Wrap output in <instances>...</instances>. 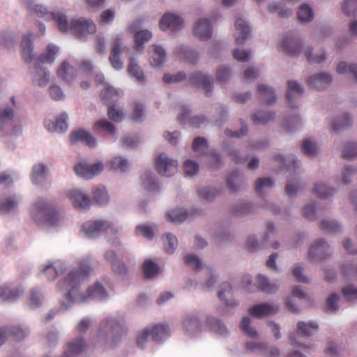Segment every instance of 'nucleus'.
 Masks as SVG:
<instances>
[{
	"label": "nucleus",
	"instance_id": "1",
	"mask_svg": "<svg viewBox=\"0 0 357 357\" xmlns=\"http://www.w3.org/2000/svg\"><path fill=\"white\" fill-rule=\"evenodd\" d=\"M92 268L88 261H81L77 267L73 268L67 276L58 282V289L68 302H84L89 298L103 300L108 296L104 287L96 282L87 289V293L79 291L80 286L89 278Z\"/></svg>",
	"mask_w": 357,
	"mask_h": 357
},
{
	"label": "nucleus",
	"instance_id": "2",
	"mask_svg": "<svg viewBox=\"0 0 357 357\" xmlns=\"http://www.w3.org/2000/svg\"><path fill=\"white\" fill-rule=\"evenodd\" d=\"M33 10L38 17L54 20L61 32L70 31L77 38H82L96 31V26L91 20L79 17L72 20L69 23L66 15L61 13H49L40 5H36Z\"/></svg>",
	"mask_w": 357,
	"mask_h": 357
},
{
	"label": "nucleus",
	"instance_id": "3",
	"mask_svg": "<svg viewBox=\"0 0 357 357\" xmlns=\"http://www.w3.org/2000/svg\"><path fill=\"white\" fill-rule=\"evenodd\" d=\"M124 319L113 317L103 319L98 328V336L105 340L110 347L120 342L125 334Z\"/></svg>",
	"mask_w": 357,
	"mask_h": 357
},
{
	"label": "nucleus",
	"instance_id": "4",
	"mask_svg": "<svg viewBox=\"0 0 357 357\" xmlns=\"http://www.w3.org/2000/svg\"><path fill=\"white\" fill-rule=\"evenodd\" d=\"M33 218L40 226H56L61 220V217L50 202L43 199H38L33 206Z\"/></svg>",
	"mask_w": 357,
	"mask_h": 357
},
{
	"label": "nucleus",
	"instance_id": "5",
	"mask_svg": "<svg viewBox=\"0 0 357 357\" xmlns=\"http://www.w3.org/2000/svg\"><path fill=\"white\" fill-rule=\"evenodd\" d=\"M59 51V48L54 45H49L47 47L46 52L41 54L38 58V63L36 66V75L33 76V81L36 82L40 86H45L50 80L49 72L42 68L40 64L54 62L55 56Z\"/></svg>",
	"mask_w": 357,
	"mask_h": 357
},
{
	"label": "nucleus",
	"instance_id": "6",
	"mask_svg": "<svg viewBox=\"0 0 357 357\" xmlns=\"http://www.w3.org/2000/svg\"><path fill=\"white\" fill-rule=\"evenodd\" d=\"M155 167L158 174L171 176L177 172L178 162L177 160H172L163 153L155 159Z\"/></svg>",
	"mask_w": 357,
	"mask_h": 357
},
{
	"label": "nucleus",
	"instance_id": "7",
	"mask_svg": "<svg viewBox=\"0 0 357 357\" xmlns=\"http://www.w3.org/2000/svg\"><path fill=\"white\" fill-rule=\"evenodd\" d=\"M88 348V345L82 337H77L68 341L64 347L62 357H79Z\"/></svg>",
	"mask_w": 357,
	"mask_h": 357
},
{
	"label": "nucleus",
	"instance_id": "8",
	"mask_svg": "<svg viewBox=\"0 0 357 357\" xmlns=\"http://www.w3.org/2000/svg\"><path fill=\"white\" fill-rule=\"evenodd\" d=\"M103 169V165L101 162H97L93 165H89L86 162H80L74 167L76 174L85 179H91L96 175L100 173Z\"/></svg>",
	"mask_w": 357,
	"mask_h": 357
},
{
	"label": "nucleus",
	"instance_id": "9",
	"mask_svg": "<svg viewBox=\"0 0 357 357\" xmlns=\"http://www.w3.org/2000/svg\"><path fill=\"white\" fill-rule=\"evenodd\" d=\"M278 310L279 307L277 305L268 303H262L251 306L249 308L248 312L252 317L261 319L266 316L275 314Z\"/></svg>",
	"mask_w": 357,
	"mask_h": 357
},
{
	"label": "nucleus",
	"instance_id": "10",
	"mask_svg": "<svg viewBox=\"0 0 357 357\" xmlns=\"http://www.w3.org/2000/svg\"><path fill=\"white\" fill-rule=\"evenodd\" d=\"M110 226V224L107 221H87L83 224L82 231L86 236L93 238L99 235L102 231L107 230Z\"/></svg>",
	"mask_w": 357,
	"mask_h": 357
},
{
	"label": "nucleus",
	"instance_id": "11",
	"mask_svg": "<svg viewBox=\"0 0 357 357\" xmlns=\"http://www.w3.org/2000/svg\"><path fill=\"white\" fill-rule=\"evenodd\" d=\"M183 26V20L172 13H165L160 21V28L162 31L170 29L173 31L180 30Z\"/></svg>",
	"mask_w": 357,
	"mask_h": 357
},
{
	"label": "nucleus",
	"instance_id": "12",
	"mask_svg": "<svg viewBox=\"0 0 357 357\" xmlns=\"http://www.w3.org/2000/svg\"><path fill=\"white\" fill-rule=\"evenodd\" d=\"M112 49L109 56V60L114 68L120 70L123 67V62L119 58V54L122 52L121 38L116 36L112 40Z\"/></svg>",
	"mask_w": 357,
	"mask_h": 357
},
{
	"label": "nucleus",
	"instance_id": "13",
	"mask_svg": "<svg viewBox=\"0 0 357 357\" xmlns=\"http://www.w3.org/2000/svg\"><path fill=\"white\" fill-rule=\"evenodd\" d=\"M194 34L202 40H206L212 36V25L207 19H200L195 24Z\"/></svg>",
	"mask_w": 357,
	"mask_h": 357
},
{
	"label": "nucleus",
	"instance_id": "14",
	"mask_svg": "<svg viewBox=\"0 0 357 357\" xmlns=\"http://www.w3.org/2000/svg\"><path fill=\"white\" fill-rule=\"evenodd\" d=\"M328 246L322 239L316 241L312 245H311L308 257L310 259H315L321 261L326 257Z\"/></svg>",
	"mask_w": 357,
	"mask_h": 357
},
{
	"label": "nucleus",
	"instance_id": "15",
	"mask_svg": "<svg viewBox=\"0 0 357 357\" xmlns=\"http://www.w3.org/2000/svg\"><path fill=\"white\" fill-rule=\"evenodd\" d=\"M280 49L289 56H296L301 52L302 47L298 39L288 36L283 40Z\"/></svg>",
	"mask_w": 357,
	"mask_h": 357
},
{
	"label": "nucleus",
	"instance_id": "16",
	"mask_svg": "<svg viewBox=\"0 0 357 357\" xmlns=\"http://www.w3.org/2000/svg\"><path fill=\"white\" fill-rule=\"evenodd\" d=\"M213 82L212 77H208L202 73H195L190 77V84L203 89L207 95L212 91Z\"/></svg>",
	"mask_w": 357,
	"mask_h": 357
},
{
	"label": "nucleus",
	"instance_id": "17",
	"mask_svg": "<svg viewBox=\"0 0 357 357\" xmlns=\"http://www.w3.org/2000/svg\"><path fill=\"white\" fill-rule=\"evenodd\" d=\"M68 197L76 208L86 210L91 205V200L89 197L77 190L70 191Z\"/></svg>",
	"mask_w": 357,
	"mask_h": 357
},
{
	"label": "nucleus",
	"instance_id": "18",
	"mask_svg": "<svg viewBox=\"0 0 357 357\" xmlns=\"http://www.w3.org/2000/svg\"><path fill=\"white\" fill-rule=\"evenodd\" d=\"M26 335V331L17 327L13 326L10 328H0V346L2 345L6 340L9 337H12L15 340H20Z\"/></svg>",
	"mask_w": 357,
	"mask_h": 357
},
{
	"label": "nucleus",
	"instance_id": "19",
	"mask_svg": "<svg viewBox=\"0 0 357 357\" xmlns=\"http://www.w3.org/2000/svg\"><path fill=\"white\" fill-rule=\"evenodd\" d=\"M190 112L191 111L188 108L187 106H182L181 113L177 118L181 124L185 123V121L188 119L189 123L191 126L199 128L206 121V119L204 116H196L192 118H189Z\"/></svg>",
	"mask_w": 357,
	"mask_h": 357
},
{
	"label": "nucleus",
	"instance_id": "20",
	"mask_svg": "<svg viewBox=\"0 0 357 357\" xmlns=\"http://www.w3.org/2000/svg\"><path fill=\"white\" fill-rule=\"evenodd\" d=\"M332 81V77L328 73H317L307 80V85L317 90L324 89Z\"/></svg>",
	"mask_w": 357,
	"mask_h": 357
},
{
	"label": "nucleus",
	"instance_id": "21",
	"mask_svg": "<svg viewBox=\"0 0 357 357\" xmlns=\"http://www.w3.org/2000/svg\"><path fill=\"white\" fill-rule=\"evenodd\" d=\"M70 139L73 144L80 141L84 142L87 146L91 148L96 145V139L91 134L82 129L73 132L70 134Z\"/></svg>",
	"mask_w": 357,
	"mask_h": 357
},
{
	"label": "nucleus",
	"instance_id": "22",
	"mask_svg": "<svg viewBox=\"0 0 357 357\" xmlns=\"http://www.w3.org/2000/svg\"><path fill=\"white\" fill-rule=\"evenodd\" d=\"M235 27L236 43L237 44H242L248 38L250 33V28L247 24V22L241 18H239L236 21Z\"/></svg>",
	"mask_w": 357,
	"mask_h": 357
},
{
	"label": "nucleus",
	"instance_id": "23",
	"mask_svg": "<svg viewBox=\"0 0 357 357\" xmlns=\"http://www.w3.org/2000/svg\"><path fill=\"white\" fill-rule=\"evenodd\" d=\"M67 119L68 115L66 113L63 112L61 114L55 122L50 120L46 121L45 122V126L50 131L63 132L68 129Z\"/></svg>",
	"mask_w": 357,
	"mask_h": 357
},
{
	"label": "nucleus",
	"instance_id": "24",
	"mask_svg": "<svg viewBox=\"0 0 357 357\" xmlns=\"http://www.w3.org/2000/svg\"><path fill=\"white\" fill-rule=\"evenodd\" d=\"M105 260L111 264L113 271L116 273L123 275L127 272V268L125 264L121 261L118 260L116 252L113 250H107L104 255Z\"/></svg>",
	"mask_w": 357,
	"mask_h": 357
},
{
	"label": "nucleus",
	"instance_id": "25",
	"mask_svg": "<svg viewBox=\"0 0 357 357\" xmlns=\"http://www.w3.org/2000/svg\"><path fill=\"white\" fill-rule=\"evenodd\" d=\"M57 75L63 81L70 83L75 79V69L70 66L68 61H63L57 70Z\"/></svg>",
	"mask_w": 357,
	"mask_h": 357
},
{
	"label": "nucleus",
	"instance_id": "26",
	"mask_svg": "<svg viewBox=\"0 0 357 357\" xmlns=\"http://www.w3.org/2000/svg\"><path fill=\"white\" fill-rule=\"evenodd\" d=\"M22 56L26 63H30L33 60V38L32 34L25 36L22 40Z\"/></svg>",
	"mask_w": 357,
	"mask_h": 357
},
{
	"label": "nucleus",
	"instance_id": "27",
	"mask_svg": "<svg viewBox=\"0 0 357 357\" xmlns=\"http://www.w3.org/2000/svg\"><path fill=\"white\" fill-rule=\"evenodd\" d=\"M319 328L318 324L314 321L305 323V321H298L296 327V333L300 336H312Z\"/></svg>",
	"mask_w": 357,
	"mask_h": 357
},
{
	"label": "nucleus",
	"instance_id": "28",
	"mask_svg": "<svg viewBox=\"0 0 357 357\" xmlns=\"http://www.w3.org/2000/svg\"><path fill=\"white\" fill-rule=\"evenodd\" d=\"M22 293V289L20 288L11 289L8 286L0 287V301L8 302L15 301Z\"/></svg>",
	"mask_w": 357,
	"mask_h": 357
},
{
	"label": "nucleus",
	"instance_id": "29",
	"mask_svg": "<svg viewBox=\"0 0 357 357\" xmlns=\"http://www.w3.org/2000/svg\"><path fill=\"white\" fill-rule=\"evenodd\" d=\"M95 82L97 85L104 86V90L100 93L102 100H109L114 95L116 94V91L105 82V77L102 74H96L95 77Z\"/></svg>",
	"mask_w": 357,
	"mask_h": 357
},
{
	"label": "nucleus",
	"instance_id": "30",
	"mask_svg": "<svg viewBox=\"0 0 357 357\" xmlns=\"http://www.w3.org/2000/svg\"><path fill=\"white\" fill-rule=\"evenodd\" d=\"M64 265L61 261H55L52 264L47 265L43 270L45 274L50 280H54L59 274H61L64 270Z\"/></svg>",
	"mask_w": 357,
	"mask_h": 357
},
{
	"label": "nucleus",
	"instance_id": "31",
	"mask_svg": "<svg viewBox=\"0 0 357 357\" xmlns=\"http://www.w3.org/2000/svg\"><path fill=\"white\" fill-rule=\"evenodd\" d=\"M165 51L160 46H152L150 60L151 65L153 66H159L165 61Z\"/></svg>",
	"mask_w": 357,
	"mask_h": 357
},
{
	"label": "nucleus",
	"instance_id": "32",
	"mask_svg": "<svg viewBox=\"0 0 357 357\" xmlns=\"http://www.w3.org/2000/svg\"><path fill=\"white\" fill-rule=\"evenodd\" d=\"M19 199L16 195H11L6 197L0 203V213H8L14 211L18 206Z\"/></svg>",
	"mask_w": 357,
	"mask_h": 357
},
{
	"label": "nucleus",
	"instance_id": "33",
	"mask_svg": "<svg viewBox=\"0 0 357 357\" xmlns=\"http://www.w3.org/2000/svg\"><path fill=\"white\" fill-rule=\"evenodd\" d=\"M151 333L152 339L155 342H160L163 338L169 336L170 331L169 327L166 324H157L152 328Z\"/></svg>",
	"mask_w": 357,
	"mask_h": 357
},
{
	"label": "nucleus",
	"instance_id": "34",
	"mask_svg": "<svg viewBox=\"0 0 357 357\" xmlns=\"http://www.w3.org/2000/svg\"><path fill=\"white\" fill-rule=\"evenodd\" d=\"M257 289L267 294L275 292L278 287L274 284H271L268 279L259 274L257 277Z\"/></svg>",
	"mask_w": 357,
	"mask_h": 357
},
{
	"label": "nucleus",
	"instance_id": "35",
	"mask_svg": "<svg viewBox=\"0 0 357 357\" xmlns=\"http://www.w3.org/2000/svg\"><path fill=\"white\" fill-rule=\"evenodd\" d=\"M128 71L130 75L134 77L138 82L142 84L145 82L144 72L133 58L130 59Z\"/></svg>",
	"mask_w": 357,
	"mask_h": 357
},
{
	"label": "nucleus",
	"instance_id": "36",
	"mask_svg": "<svg viewBox=\"0 0 357 357\" xmlns=\"http://www.w3.org/2000/svg\"><path fill=\"white\" fill-rule=\"evenodd\" d=\"M93 198L98 205H105L108 203L109 199L106 188L103 185L93 188Z\"/></svg>",
	"mask_w": 357,
	"mask_h": 357
},
{
	"label": "nucleus",
	"instance_id": "37",
	"mask_svg": "<svg viewBox=\"0 0 357 357\" xmlns=\"http://www.w3.org/2000/svg\"><path fill=\"white\" fill-rule=\"evenodd\" d=\"M47 167L42 163L37 164L33 167L31 180L35 184L40 183L46 176Z\"/></svg>",
	"mask_w": 357,
	"mask_h": 357
},
{
	"label": "nucleus",
	"instance_id": "38",
	"mask_svg": "<svg viewBox=\"0 0 357 357\" xmlns=\"http://www.w3.org/2000/svg\"><path fill=\"white\" fill-rule=\"evenodd\" d=\"M275 118L273 112H255L252 116V120L255 125H265Z\"/></svg>",
	"mask_w": 357,
	"mask_h": 357
},
{
	"label": "nucleus",
	"instance_id": "39",
	"mask_svg": "<svg viewBox=\"0 0 357 357\" xmlns=\"http://www.w3.org/2000/svg\"><path fill=\"white\" fill-rule=\"evenodd\" d=\"M183 327L186 332L196 333L200 331V323L195 316H189L183 321Z\"/></svg>",
	"mask_w": 357,
	"mask_h": 357
},
{
	"label": "nucleus",
	"instance_id": "40",
	"mask_svg": "<svg viewBox=\"0 0 357 357\" xmlns=\"http://www.w3.org/2000/svg\"><path fill=\"white\" fill-rule=\"evenodd\" d=\"M152 37L151 33L148 30L138 31L135 35V50L141 51L143 49V45L149 41Z\"/></svg>",
	"mask_w": 357,
	"mask_h": 357
},
{
	"label": "nucleus",
	"instance_id": "41",
	"mask_svg": "<svg viewBox=\"0 0 357 357\" xmlns=\"http://www.w3.org/2000/svg\"><path fill=\"white\" fill-rule=\"evenodd\" d=\"M144 275L147 279H151L157 275L159 266L151 259L146 260L142 266Z\"/></svg>",
	"mask_w": 357,
	"mask_h": 357
},
{
	"label": "nucleus",
	"instance_id": "42",
	"mask_svg": "<svg viewBox=\"0 0 357 357\" xmlns=\"http://www.w3.org/2000/svg\"><path fill=\"white\" fill-rule=\"evenodd\" d=\"M257 91L264 98L265 101L268 104H272L276 100V97L273 89L264 84L258 85Z\"/></svg>",
	"mask_w": 357,
	"mask_h": 357
},
{
	"label": "nucleus",
	"instance_id": "43",
	"mask_svg": "<svg viewBox=\"0 0 357 357\" xmlns=\"http://www.w3.org/2000/svg\"><path fill=\"white\" fill-rule=\"evenodd\" d=\"M351 124V119L347 114L336 119L332 124V130L334 132H339Z\"/></svg>",
	"mask_w": 357,
	"mask_h": 357
},
{
	"label": "nucleus",
	"instance_id": "44",
	"mask_svg": "<svg viewBox=\"0 0 357 357\" xmlns=\"http://www.w3.org/2000/svg\"><path fill=\"white\" fill-rule=\"evenodd\" d=\"M251 320L249 317H244L240 324V328L243 333L250 338L256 339L258 337V333L255 328L250 327Z\"/></svg>",
	"mask_w": 357,
	"mask_h": 357
},
{
	"label": "nucleus",
	"instance_id": "45",
	"mask_svg": "<svg viewBox=\"0 0 357 357\" xmlns=\"http://www.w3.org/2000/svg\"><path fill=\"white\" fill-rule=\"evenodd\" d=\"M207 324L211 328V329L216 333H218L221 335H224L227 333L226 326L217 319L213 317L208 318Z\"/></svg>",
	"mask_w": 357,
	"mask_h": 357
},
{
	"label": "nucleus",
	"instance_id": "46",
	"mask_svg": "<svg viewBox=\"0 0 357 357\" xmlns=\"http://www.w3.org/2000/svg\"><path fill=\"white\" fill-rule=\"evenodd\" d=\"M13 116L12 109L8 107L0 109V130L11 123Z\"/></svg>",
	"mask_w": 357,
	"mask_h": 357
},
{
	"label": "nucleus",
	"instance_id": "47",
	"mask_svg": "<svg viewBox=\"0 0 357 357\" xmlns=\"http://www.w3.org/2000/svg\"><path fill=\"white\" fill-rule=\"evenodd\" d=\"M304 90L301 84L295 81L288 82V89L287 92V99L289 102H291L294 95L301 96Z\"/></svg>",
	"mask_w": 357,
	"mask_h": 357
},
{
	"label": "nucleus",
	"instance_id": "48",
	"mask_svg": "<svg viewBox=\"0 0 357 357\" xmlns=\"http://www.w3.org/2000/svg\"><path fill=\"white\" fill-rule=\"evenodd\" d=\"M319 227L321 230L328 234H336L340 230V226L337 222L328 220H323Z\"/></svg>",
	"mask_w": 357,
	"mask_h": 357
},
{
	"label": "nucleus",
	"instance_id": "49",
	"mask_svg": "<svg viewBox=\"0 0 357 357\" xmlns=\"http://www.w3.org/2000/svg\"><path fill=\"white\" fill-rule=\"evenodd\" d=\"M312 9L306 4L302 5L298 11V19L301 22H309L313 20Z\"/></svg>",
	"mask_w": 357,
	"mask_h": 357
},
{
	"label": "nucleus",
	"instance_id": "50",
	"mask_svg": "<svg viewBox=\"0 0 357 357\" xmlns=\"http://www.w3.org/2000/svg\"><path fill=\"white\" fill-rule=\"evenodd\" d=\"M167 219L174 223H181L184 222L187 217L188 213L181 210L175 209L167 213Z\"/></svg>",
	"mask_w": 357,
	"mask_h": 357
},
{
	"label": "nucleus",
	"instance_id": "51",
	"mask_svg": "<svg viewBox=\"0 0 357 357\" xmlns=\"http://www.w3.org/2000/svg\"><path fill=\"white\" fill-rule=\"evenodd\" d=\"M142 183L144 189L153 191L158 188V184L151 172H146L142 176Z\"/></svg>",
	"mask_w": 357,
	"mask_h": 357
},
{
	"label": "nucleus",
	"instance_id": "52",
	"mask_svg": "<svg viewBox=\"0 0 357 357\" xmlns=\"http://www.w3.org/2000/svg\"><path fill=\"white\" fill-rule=\"evenodd\" d=\"M94 128L96 129L101 130L105 132L107 135H114L116 132V128L114 125L107 121L100 119L95 123Z\"/></svg>",
	"mask_w": 357,
	"mask_h": 357
},
{
	"label": "nucleus",
	"instance_id": "53",
	"mask_svg": "<svg viewBox=\"0 0 357 357\" xmlns=\"http://www.w3.org/2000/svg\"><path fill=\"white\" fill-rule=\"evenodd\" d=\"M336 70L339 74L349 73L354 76L356 81H357V65L349 64L348 66L347 63L342 61L337 65Z\"/></svg>",
	"mask_w": 357,
	"mask_h": 357
},
{
	"label": "nucleus",
	"instance_id": "54",
	"mask_svg": "<svg viewBox=\"0 0 357 357\" xmlns=\"http://www.w3.org/2000/svg\"><path fill=\"white\" fill-rule=\"evenodd\" d=\"M271 13H278L280 17H288L292 15V10L288 8H284L281 3H272L268 6Z\"/></svg>",
	"mask_w": 357,
	"mask_h": 357
},
{
	"label": "nucleus",
	"instance_id": "55",
	"mask_svg": "<svg viewBox=\"0 0 357 357\" xmlns=\"http://www.w3.org/2000/svg\"><path fill=\"white\" fill-rule=\"evenodd\" d=\"M302 151L308 157H314L317 153V149L314 142L310 139H305L302 144Z\"/></svg>",
	"mask_w": 357,
	"mask_h": 357
},
{
	"label": "nucleus",
	"instance_id": "56",
	"mask_svg": "<svg viewBox=\"0 0 357 357\" xmlns=\"http://www.w3.org/2000/svg\"><path fill=\"white\" fill-rule=\"evenodd\" d=\"M334 190L328 188L324 184L317 183L314 187V193L319 198L324 199L333 195Z\"/></svg>",
	"mask_w": 357,
	"mask_h": 357
},
{
	"label": "nucleus",
	"instance_id": "57",
	"mask_svg": "<svg viewBox=\"0 0 357 357\" xmlns=\"http://www.w3.org/2000/svg\"><path fill=\"white\" fill-rule=\"evenodd\" d=\"M231 289V287L229 283L225 282L221 284V289L218 292L219 298L224 302V303L229 307H234L238 305L236 301H229L225 300L224 298V294L226 292H229Z\"/></svg>",
	"mask_w": 357,
	"mask_h": 357
},
{
	"label": "nucleus",
	"instance_id": "58",
	"mask_svg": "<svg viewBox=\"0 0 357 357\" xmlns=\"http://www.w3.org/2000/svg\"><path fill=\"white\" fill-rule=\"evenodd\" d=\"M136 234L151 240L154 236L153 228L146 225H140L136 227Z\"/></svg>",
	"mask_w": 357,
	"mask_h": 357
},
{
	"label": "nucleus",
	"instance_id": "59",
	"mask_svg": "<svg viewBox=\"0 0 357 357\" xmlns=\"http://www.w3.org/2000/svg\"><path fill=\"white\" fill-rule=\"evenodd\" d=\"M305 56L310 63H321L326 60V56L325 52H322L319 55L313 56L312 54V50L307 48L304 51Z\"/></svg>",
	"mask_w": 357,
	"mask_h": 357
},
{
	"label": "nucleus",
	"instance_id": "60",
	"mask_svg": "<svg viewBox=\"0 0 357 357\" xmlns=\"http://www.w3.org/2000/svg\"><path fill=\"white\" fill-rule=\"evenodd\" d=\"M178 245V241L175 236L167 234L165 241V248L167 252L173 253Z\"/></svg>",
	"mask_w": 357,
	"mask_h": 357
},
{
	"label": "nucleus",
	"instance_id": "61",
	"mask_svg": "<svg viewBox=\"0 0 357 357\" xmlns=\"http://www.w3.org/2000/svg\"><path fill=\"white\" fill-rule=\"evenodd\" d=\"M110 167L114 169H120L122 172L126 171L128 167V162L121 157H115L109 162Z\"/></svg>",
	"mask_w": 357,
	"mask_h": 357
},
{
	"label": "nucleus",
	"instance_id": "62",
	"mask_svg": "<svg viewBox=\"0 0 357 357\" xmlns=\"http://www.w3.org/2000/svg\"><path fill=\"white\" fill-rule=\"evenodd\" d=\"M344 13L348 16L357 12V0H346L342 6Z\"/></svg>",
	"mask_w": 357,
	"mask_h": 357
},
{
	"label": "nucleus",
	"instance_id": "63",
	"mask_svg": "<svg viewBox=\"0 0 357 357\" xmlns=\"http://www.w3.org/2000/svg\"><path fill=\"white\" fill-rule=\"evenodd\" d=\"M183 169L184 172L187 176H192L197 173L199 170V165L193 160H188L184 162Z\"/></svg>",
	"mask_w": 357,
	"mask_h": 357
},
{
	"label": "nucleus",
	"instance_id": "64",
	"mask_svg": "<svg viewBox=\"0 0 357 357\" xmlns=\"http://www.w3.org/2000/svg\"><path fill=\"white\" fill-rule=\"evenodd\" d=\"M357 157V144H347L342 152V158L349 159Z\"/></svg>",
	"mask_w": 357,
	"mask_h": 357
}]
</instances>
